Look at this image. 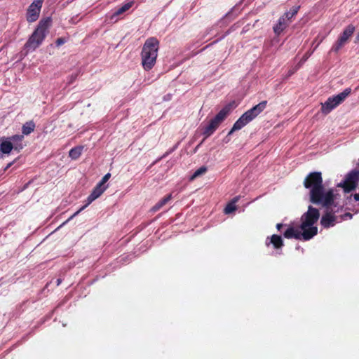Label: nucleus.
I'll list each match as a JSON object with an SVG mask.
<instances>
[{"label":"nucleus","mask_w":359,"mask_h":359,"mask_svg":"<svg viewBox=\"0 0 359 359\" xmlns=\"http://www.w3.org/2000/svg\"><path fill=\"white\" fill-rule=\"evenodd\" d=\"M304 186L310 189V201L322 206H329L334 203L335 196L334 190H325L320 172L309 173L304 181Z\"/></svg>","instance_id":"nucleus-1"},{"label":"nucleus","mask_w":359,"mask_h":359,"mask_svg":"<svg viewBox=\"0 0 359 359\" xmlns=\"http://www.w3.org/2000/svg\"><path fill=\"white\" fill-rule=\"evenodd\" d=\"M319 217L318 210L310 205L307 212L303 214L301 218L300 229L302 230V233L294 229V227H289L284 232V237L288 239L292 238L301 239L302 238L304 241L310 240L318 233V229L316 226H313V224L317 222Z\"/></svg>","instance_id":"nucleus-2"},{"label":"nucleus","mask_w":359,"mask_h":359,"mask_svg":"<svg viewBox=\"0 0 359 359\" xmlns=\"http://www.w3.org/2000/svg\"><path fill=\"white\" fill-rule=\"evenodd\" d=\"M158 50V41L154 37L149 38L142 50V65L144 70H150L155 65Z\"/></svg>","instance_id":"nucleus-3"},{"label":"nucleus","mask_w":359,"mask_h":359,"mask_svg":"<svg viewBox=\"0 0 359 359\" xmlns=\"http://www.w3.org/2000/svg\"><path fill=\"white\" fill-rule=\"evenodd\" d=\"M51 26L50 18H46L39 21L37 27L25 43V47L28 50H34L43 42L48 33V29Z\"/></svg>","instance_id":"nucleus-4"},{"label":"nucleus","mask_w":359,"mask_h":359,"mask_svg":"<svg viewBox=\"0 0 359 359\" xmlns=\"http://www.w3.org/2000/svg\"><path fill=\"white\" fill-rule=\"evenodd\" d=\"M267 102L262 101L255 105L250 109L245 112L233 124L232 128L229 132L228 135H231L234 131L241 130L248 123L256 118L266 107Z\"/></svg>","instance_id":"nucleus-5"},{"label":"nucleus","mask_w":359,"mask_h":359,"mask_svg":"<svg viewBox=\"0 0 359 359\" xmlns=\"http://www.w3.org/2000/svg\"><path fill=\"white\" fill-rule=\"evenodd\" d=\"M233 102L224 106L210 122L203 127V135L205 138L210 137L217 129L219 125L225 120L233 108Z\"/></svg>","instance_id":"nucleus-6"},{"label":"nucleus","mask_w":359,"mask_h":359,"mask_svg":"<svg viewBox=\"0 0 359 359\" xmlns=\"http://www.w3.org/2000/svg\"><path fill=\"white\" fill-rule=\"evenodd\" d=\"M359 182V170H353L348 172L344 180L338 184V187H342L345 192L348 193L354 190Z\"/></svg>","instance_id":"nucleus-7"},{"label":"nucleus","mask_w":359,"mask_h":359,"mask_svg":"<svg viewBox=\"0 0 359 359\" xmlns=\"http://www.w3.org/2000/svg\"><path fill=\"white\" fill-rule=\"evenodd\" d=\"M355 31V27L353 25H348L339 36L337 41L332 46L331 51L337 53L342 47H344L348 41L350 37Z\"/></svg>","instance_id":"nucleus-8"},{"label":"nucleus","mask_w":359,"mask_h":359,"mask_svg":"<svg viewBox=\"0 0 359 359\" xmlns=\"http://www.w3.org/2000/svg\"><path fill=\"white\" fill-rule=\"evenodd\" d=\"M43 0H34L27 12V20L29 22H35L39 16Z\"/></svg>","instance_id":"nucleus-9"},{"label":"nucleus","mask_w":359,"mask_h":359,"mask_svg":"<svg viewBox=\"0 0 359 359\" xmlns=\"http://www.w3.org/2000/svg\"><path fill=\"white\" fill-rule=\"evenodd\" d=\"M107 187H101L99 184H97L96 187L93 189L92 193L88 196L86 200V203L83 206H82L79 210H77L73 215H72L68 220H70L75 216L78 215L82 210H83L87 206H88L93 201L97 199L101 194L105 191Z\"/></svg>","instance_id":"nucleus-10"},{"label":"nucleus","mask_w":359,"mask_h":359,"mask_svg":"<svg viewBox=\"0 0 359 359\" xmlns=\"http://www.w3.org/2000/svg\"><path fill=\"white\" fill-rule=\"evenodd\" d=\"M332 205L329 206H324L326 208V212L324 215L322 216L320 224L325 228H329L330 226H334L337 221V217L334 215V211L332 209Z\"/></svg>","instance_id":"nucleus-11"},{"label":"nucleus","mask_w":359,"mask_h":359,"mask_svg":"<svg viewBox=\"0 0 359 359\" xmlns=\"http://www.w3.org/2000/svg\"><path fill=\"white\" fill-rule=\"evenodd\" d=\"M337 101L334 96L330 97L325 103L322 104L321 111L324 114H328L332 110L340 104L337 102Z\"/></svg>","instance_id":"nucleus-12"},{"label":"nucleus","mask_w":359,"mask_h":359,"mask_svg":"<svg viewBox=\"0 0 359 359\" xmlns=\"http://www.w3.org/2000/svg\"><path fill=\"white\" fill-rule=\"evenodd\" d=\"M337 101L334 96L330 97L325 103L322 104L321 111L324 114H328L332 110L340 104L337 102Z\"/></svg>","instance_id":"nucleus-13"},{"label":"nucleus","mask_w":359,"mask_h":359,"mask_svg":"<svg viewBox=\"0 0 359 359\" xmlns=\"http://www.w3.org/2000/svg\"><path fill=\"white\" fill-rule=\"evenodd\" d=\"M291 21H290L284 15L281 16L278 23L273 27V31L276 34L280 35L286 27L290 24Z\"/></svg>","instance_id":"nucleus-14"},{"label":"nucleus","mask_w":359,"mask_h":359,"mask_svg":"<svg viewBox=\"0 0 359 359\" xmlns=\"http://www.w3.org/2000/svg\"><path fill=\"white\" fill-rule=\"evenodd\" d=\"M9 141L12 142L15 150L20 151L23 148L22 140L24 139L23 135H15L11 137H7Z\"/></svg>","instance_id":"nucleus-15"},{"label":"nucleus","mask_w":359,"mask_h":359,"mask_svg":"<svg viewBox=\"0 0 359 359\" xmlns=\"http://www.w3.org/2000/svg\"><path fill=\"white\" fill-rule=\"evenodd\" d=\"M12 149H14L12 142L9 141L8 138L3 137L0 140V151L4 154H8Z\"/></svg>","instance_id":"nucleus-16"},{"label":"nucleus","mask_w":359,"mask_h":359,"mask_svg":"<svg viewBox=\"0 0 359 359\" xmlns=\"http://www.w3.org/2000/svg\"><path fill=\"white\" fill-rule=\"evenodd\" d=\"M133 1H132L124 4L123 5H122L120 8H117L114 12V13L112 14V15L111 17V19H114L115 17H117V16L123 14V13H125L126 11L129 10L133 6Z\"/></svg>","instance_id":"nucleus-17"},{"label":"nucleus","mask_w":359,"mask_h":359,"mask_svg":"<svg viewBox=\"0 0 359 359\" xmlns=\"http://www.w3.org/2000/svg\"><path fill=\"white\" fill-rule=\"evenodd\" d=\"M269 243H271L276 249L281 248L283 246V241L281 236L276 234L271 236Z\"/></svg>","instance_id":"nucleus-18"},{"label":"nucleus","mask_w":359,"mask_h":359,"mask_svg":"<svg viewBox=\"0 0 359 359\" xmlns=\"http://www.w3.org/2000/svg\"><path fill=\"white\" fill-rule=\"evenodd\" d=\"M35 123L32 121L26 122L22 127V135H28L34 130Z\"/></svg>","instance_id":"nucleus-19"},{"label":"nucleus","mask_w":359,"mask_h":359,"mask_svg":"<svg viewBox=\"0 0 359 359\" xmlns=\"http://www.w3.org/2000/svg\"><path fill=\"white\" fill-rule=\"evenodd\" d=\"M172 198V195L169 194L159 201L154 206L152 207L151 211L156 212L159 210L163 206H164L170 199Z\"/></svg>","instance_id":"nucleus-20"},{"label":"nucleus","mask_w":359,"mask_h":359,"mask_svg":"<svg viewBox=\"0 0 359 359\" xmlns=\"http://www.w3.org/2000/svg\"><path fill=\"white\" fill-rule=\"evenodd\" d=\"M351 88H346L343 92L335 95L334 97L337 100V102L339 104L342 103L345 100V99L351 94Z\"/></svg>","instance_id":"nucleus-21"},{"label":"nucleus","mask_w":359,"mask_h":359,"mask_svg":"<svg viewBox=\"0 0 359 359\" xmlns=\"http://www.w3.org/2000/svg\"><path fill=\"white\" fill-rule=\"evenodd\" d=\"M83 149L81 146L72 148L69 152V156L72 159H77L81 155Z\"/></svg>","instance_id":"nucleus-22"},{"label":"nucleus","mask_w":359,"mask_h":359,"mask_svg":"<svg viewBox=\"0 0 359 359\" xmlns=\"http://www.w3.org/2000/svg\"><path fill=\"white\" fill-rule=\"evenodd\" d=\"M239 197L236 196L235 197L231 202H230L224 208V212L226 214H230L236 210V203L238 201Z\"/></svg>","instance_id":"nucleus-23"},{"label":"nucleus","mask_w":359,"mask_h":359,"mask_svg":"<svg viewBox=\"0 0 359 359\" xmlns=\"http://www.w3.org/2000/svg\"><path fill=\"white\" fill-rule=\"evenodd\" d=\"M299 8V6L293 7L290 11L286 12L283 15L291 21V19L298 13Z\"/></svg>","instance_id":"nucleus-24"},{"label":"nucleus","mask_w":359,"mask_h":359,"mask_svg":"<svg viewBox=\"0 0 359 359\" xmlns=\"http://www.w3.org/2000/svg\"><path fill=\"white\" fill-rule=\"evenodd\" d=\"M207 171V168L205 166H202L200 168H198L197 170L194 172V173L191 176L190 180H194V179L197 178L198 177L201 176V175L205 173Z\"/></svg>","instance_id":"nucleus-25"},{"label":"nucleus","mask_w":359,"mask_h":359,"mask_svg":"<svg viewBox=\"0 0 359 359\" xmlns=\"http://www.w3.org/2000/svg\"><path fill=\"white\" fill-rule=\"evenodd\" d=\"M111 177L110 173H107L102 179V180L97 184L100 185L101 187H105L104 184L109 180V179Z\"/></svg>","instance_id":"nucleus-26"},{"label":"nucleus","mask_w":359,"mask_h":359,"mask_svg":"<svg viewBox=\"0 0 359 359\" xmlns=\"http://www.w3.org/2000/svg\"><path fill=\"white\" fill-rule=\"evenodd\" d=\"M352 218V215L349 212H346L345 213L342 217H341V219H351Z\"/></svg>","instance_id":"nucleus-27"},{"label":"nucleus","mask_w":359,"mask_h":359,"mask_svg":"<svg viewBox=\"0 0 359 359\" xmlns=\"http://www.w3.org/2000/svg\"><path fill=\"white\" fill-rule=\"evenodd\" d=\"M65 43V39H62V38H58L57 40H56V45L57 46L63 44Z\"/></svg>","instance_id":"nucleus-28"},{"label":"nucleus","mask_w":359,"mask_h":359,"mask_svg":"<svg viewBox=\"0 0 359 359\" xmlns=\"http://www.w3.org/2000/svg\"><path fill=\"white\" fill-rule=\"evenodd\" d=\"M175 147H173L172 149H171L170 151L165 152L161 158L160 159H162V158H165L169 154L172 153L175 149Z\"/></svg>","instance_id":"nucleus-29"},{"label":"nucleus","mask_w":359,"mask_h":359,"mask_svg":"<svg viewBox=\"0 0 359 359\" xmlns=\"http://www.w3.org/2000/svg\"><path fill=\"white\" fill-rule=\"evenodd\" d=\"M77 77V74H72L70 76V79L68 81L69 83H72Z\"/></svg>","instance_id":"nucleus-30"},{"label":"nucleus","mask_w":359,"mask_h":359,"mask_svg":"<svg viewBox=\"0 0 359 359\" xmlns=\"http://www.w3.org/2000/svg\"><path fill=\"white\" fill-rule=\"evenodd\" d=\"M354 199L357 201H359V193L358 194H355L354 195Z\"/></svg>","instance_id":"nucleus-31"},{"label":"nucleus","mask_w":359,"mask_h":359,"mask_svg":"<svg viewBox=\"0 0 359 359\" xmlns=\"http://www.w3.org/2000/svg\"><path fill=\"white\" fill-rule=\"evenodd\" d=\"M283 225L282 224H277L276 228L278 231H280V229L282 228Z\"/></svg>","instance_id":"nucleus-32"},{"label":"nucleus","mask_w":359,"mask_h":359,"mask_svg":"<svg viewBox=\"0 0 359 359\" xmlns=\"http://www.w3.org/2000/svg\"><path fill=\"white\" fill-rule=\"evenodd\" d=\"M355 43L359 42V32H358L356 37H355Z\"/></svg>","instance_id":"nucleus-33"},{"label":"nucleus","mask_w":359,"mask_h":359,"mask_svg":"<svg viewBox=\"0 0 359 359\" xmlns=\"http://www.w3.org/2000/svg\"><path fill=\"white\" fill-rule=\"evenodd\" d=\"M13 163H9L5 168V170L9 168L12 165Z\"/></svg>","instance_id":"nucleus-34"},{"label":"nucleus","mask_w":359,"mask_h":359,"mask_svg":"<svg viewBox=\"0 0 359 359\" xmlns=\"http://www.w3.org/2000/svg\"><path fill=\"white\" fill-rule=\"evenodd\" d=\"M56 283H57V285H59L61 283V279L60 278L57 279Z\"/></svg>","instance_id":"nucleus-35"},{"label":"nucleus","mask_w":359,"mask_h":359,"mask_svg":"<svg viewBox=\"0 0 359 359\" xmlns=\"http://www.w3.org/2000/svg\"><path fill=\"white\" fill-rule=\"evenodd\" d=\"M269 237H267V238H266V244L267 245H269V243H268V242H267V240H269Z\"/></svg>","instance_id":"nucleus-36"},{"label":"nucleus","mask_w":359,"mask_h":359,"mask_svg":"<svg viewBox=\"0 0 359 359\" xmlns=\"http://www.w3.org/2000/svg\"><path fill=\"white\" fill-rule=\"evenodd\" d=\"M269 237H267V238H266V244L267 245H269V243H268V242H267V240H269Z\"/></svg>","instance_id":"nucleus-37"},{"label":"nucleus","mask_w":359,"mask_h":359,"mask_svg":"<svg viewBox=\"0 0 359 359\" xmlns=\"http://www.w3.org/2000/svg\"><path fill=\"white\" fill-rule=\"evenodd\" d=\"M309 56H304V61L306 60V59L308 58Z\"/></svg>","instance_id":"nucleus-38"},{"label":"nucleus","mask_w":359,"mask_h":359,"mask_svg":"<svg viewBox=\"0 0 359 359\" xmlns=\"http://www.w3.org/2000/svg\"><path fill=\"white\" fill-rule=\"evenodd\" d=\"M358 165L359 166V159H358Z\"/></svg>","instance_id":"nucleus-39"}]
</instances>
